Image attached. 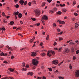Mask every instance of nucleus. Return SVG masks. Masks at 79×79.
<instances>
[{"instance_id":"obj_18","label":"nucleus","mask_w":79,"mask_h":79,"mask_svg":"<svg viewBox=\"0 0 79 79\" xmlns=\"http://www.w3.org/2000/svg\"><path fill=\"white\" fill-rule=\"evenodd\" d=\"M59 79H64V77H58Z\"/></svg>"},{"instance_id":"obj_39","label":"nucleus","mask_w":79,"mask_h":79,"mask_svg":"<svg viewBox=\"0 0 79 79\" xmlns=\"http://www.w3.org/2000/svg\"><path fill=\"white\" fill-rule=\"evenodd\" d=\"M32 4V2H29L28 3V5L29 6H31V4Z\"/></svg>"},{"instance_id":"obj_22","label":"nucleus","mask_w":79,"mask_h":79,"mask_svg":"<svg viewBox=\"0 0 79 79\" xmlns=\"http://www.w3.org/2000/svg\"><path fill=\"white\" fill-rule=\"evenodd\" d=\"M22 71H24L27 70V69H26L25 68H22Z\"/></svg>"},{"instance_id":"obj_29","label":"nucleus","mask_w":79,"mask_h":79,"mask_svg":"<svg viewBox=\"0 0 79 79\" xmlns=\"http://www.w3.org/2000/svg\"><path fill=\"white\" fill-rule=\"evenodd\" d=\"M45 2H43L42 5V6H45Z\"/></svg>"},{"instance_id":"obj_43","label":"nucleus","mask_w":79,"mask_h":79,"mask_svg":"<svg viewBox=\"0 0 79 79\" xmlns=\"http://www.w3.org/2000/svg\"><path fill=\"white\" fill-rule=\"evenodd\" d=\"M37 79H42V77H37Z\"/></svg>"},{"instance_id":"obj_42","label":"nucleus","mask_w":79,"mask_h":79,"mask_svg":"<svg viewBox=\"0 0 79 79\" xmlns=\"http://www.w3.org/2000/svg\"><path fill=\"white\" fill-rule=\"evenodd\" d=\"M29 65L28 64H27L26 66V68H29Z\"/></svg>"},{"instance_id":"obj_20","label":"nucleus","mask_w":79,"mask_h":79,"mask_svg":"<svg viewBox=\"0 0 79 79\" xmlns=\"http://www.w3.org/2000/svg\"><path fill=\"white\" fill-rule=\"evenodd\" d=\"M31 19L32 21H36V19L35 18H31Z\"/></svg>"},{"instance_id":"obj_13","label":"nucleus","mask_w":79,"mask_h":79,"mask_svg":"<svg viewBox=\"0 0 79 79\" xmlns=\"http://www.w3.org/2000/svg\"><path fill=\"white\" fill-rule=\"evenodd\" d=\"M33 75H34V73L32 72H28L27 74V75H30V76H33Z\"/></svg>"},{"instance_id":"obj_54","label":"nucleus","mask_w":79,"mask_h":79,"mask_svg":"<svg viewBox=\"0 0 79 79\" xmlns=\"http://www.w3.org/2000/svg\"><path fill=\"white\" fill-rule=\"evenodd\" d=\"M3 63H6V64H7V63H8V62H6V61H5Z\"/></svg>"},{"instance_id":"obj_50","label":"nucleus","mask_w":79,"mask_h":79,"mask_svg":"<svg viewBox=\"0 0 79 79\" xmlns=\"http://www.w3.org/2000/svg\"><path fill=\"white\" fill-rule=\"evenodd\" d=\"M14 58H15V56H12L11 57V59H13Z\"/></svg>"},{"instance_id":"obj_28","label":"nucleus","mask_w":79,"mask_h":79,"mask_svg":"<svg viewBox=\"0 0 79 79\" xmlns=\"http://www.w3.org/2000/svg\"><path fill=\"white\" fill-rule=\"evenodd\" d=\"M0 56H4V53L3 52L1 53L0 54Z\"/></svg>"},{"instance_id":"obj_25","label":"nucleus","mask_w":79,"mask_h":79,"mask_svg":"<svg viewBox=\"0 0 79 79\" xmlns=\"http://www.w3.org/2000/svg\"><path fill=\"white\" fill-rule=\"evenodd\" d=\"M62 11L63 12H66V10L65 9H63L62 10Z\"/></svg>"},{"instance_id":"obj_53","label":"nucleus","mask_w":79,"mask_h":79,"mask_svg":"<svg viewBox=\"0 0 79 79\" xmlns=\"http://www.w3.org/2000/svg\"><path fill=\"white\" fill-rule=\"evenodd\" d=\"M43 45V43H42V42H41L40 43V45L41 46H42Z\"/></svg>"},{"instance_id":"obj_32","label":"nucleus","mask_w":79,"mask_h":79,"mask_svg":"<svg viewBox=\"0 0 79 79\" xmlns=\"http://www.w3.org/2000/svg\"><path fill=\"white\" fill-rule=\"evenodd\" d=\"M19 5L18 4H16L15 5V7L17 8H19Z\"/></svg>"},{"instance_id":"obj_45","label":"nucleus","mask_w":79,"mask_h":79,"mask_svg":"<svg viewBox=\"0 0 79 79\" xmlns=\"http://www.w3.org/2000/svg\"><path fill=\"white\" fill-rule=\"evenodd\" d=\"M57 44V43L55 42H54V45L55 46V45H56Z\"/></svg>"},{"instance_id":"obj_56","label":"nucleus","mask_w":79,"mask_h":79,"mask_svg":"<svg viewBox=\"0 0 79 79\" xmlns=\"http://www.w3.org/2000/svg\"><path fill=\"white\" fill-rule=\"evenodd\" d=\"M3 47V45H1L0 46V48H2Z\"/></svg>"},{"instance_id":"obj_62","label":"nucleus","mask_w":79,"mask_h":79,"mask_svg":"<svg viewBox=\"0 0 79 79\" xmlns=\"http://www.w3.org/2000/svg\"><path fill=\"white\" fill-rule=\"evenodd\" d=\"M6 18H7V19H9V18H10V16H7Z\"/></svg>"},{"instance_id":"obj_36","label":"nucleus","mask_w":79,"mask_h":79,"mask_svg":"<svg viewBox=\"0 0 79 79\" xmlns=\"http://www.w3.org/2000/svg\"><path fill=\"white\" fill-rule=\"evenodd\" d=\"M59 40H63V38H62L59 37Z\"/></svg>"},{"instance_id":"obj_38","label":"nucleus","mask_w":79,"mask_h":79,"mask_svg":"<svg viewBox=\"0 0 79 79\" xmlns=\"http://www.w3.org/2000/svg\"><path fill=\"white\" fill-rule=\"evenodd\" d=\"M48 69L49 70V71H52V69L51 68H48Z\"/></svg>"},{"instance_id":"obj_51","label":"nucleus","mask_w":79,"mask_h":79,"mask_svg":"<svg viewBox=\"0 0 79 79\" xmlns=\"http://www.w3.org/2000/svg\"><path fill=\"white\" fill-rule=\"evenodd\" d=\"M69 44H72V45H74V43H73L72 42H70Z\"/></svg>"},{"instance_id":"obj_37","label":"nucleus","mask_w":79,"mask_h":79,"mask_svg":"<svg viewBox=\"0 0 79 79\" xmlns=\"http://www.w3.org/2000/svg\"><path fill=\"white\" fill-rule=\"evenodd\" d=\"M79 53V50H77L76 51V54H78Z\"/></svg>"},{"instance_id":"obj_5","label":"nucleus","mask_w":79,"mask_h":79,"mask_svg":"<svg viewBox=\"0 0 79 79\" xmlns=\"http://www.w3.org/2000/svg\"><path fill=\"white\" fill-rule=\"evenodd\" d=\"M18 14H19V12L17 11L16 12H14L13 15H15V18L16 19H18V17L17 16H16V15H18Z\"/></svg>"},{"instance_id":"obj_30","label":"nucleus","mask_w":79,"mask_h":79,"mask_svg":"<svg viewBox=\"0 0 79 79\" xmlns=\"http://www.w3.org/2000/svg\"><path fill=\"white\" fill-rule=\"evenodd\" d=\"M60 6H62V7L64 6H65V4H64L63 5L60 4Z\"/></svg>"},{"instance_id":"obj_41","label":"nucleus","mask_w":79,"mask_h":79,"mask_svg":"<svg viewBox=\"0 0 79 79\" xmlns=\"http://www.w3.org/2000/svg\"><path fill=\"white\" fill-rule=\"evenodd\" d=\"M27 3V1H25L24 2V5H26V4Z\"/></svg>"},{"instance_id":"obj_47","label":"nucleus","mask_w":79,"mask_h":79,"mask_svg":"<svg viewBox=\"0 0 79 79\" xmlns=\"http://www.w3.org/2000/svg\"><path fill=\"white\" fill-rule=\"evenodd\" d=\"M69 68L70 69H72V66L71 65V64H70V65H69Z\"/></svg>"},{"instance_id":"obj_19","label":"nucleus","mask_w":79,"mask_h":79,"mask_svg":"<svg viewBox=\"0 0 79 79\" xmlns=\"http://www.w3.org/2000/svg\"><path fill=\"white\" fill-rule=\"evenodd\" d=\"M14 22H13V21H10V25H13L14 24Z\"/></svg>"},{"instance_id":"obj_2","label":"nucleus","mask_w":79,"mask_h":79,"mask_svg":"<svg viewBox=\"0 0 79 79\" xmlns=\"http://www.w3.org/2000/svg\"><path fill=\"white\" fill-rule=\"evenodd\" d=\"M32 62L33 64L35 65V66H37L38 64V61L36 59H34L32 60Z\"/></svg>"},{"instance_id":"obj_40","label":"nucleus","mask_w":79,"mask_h":79,"mask_svg":"<svg viewBox=\"0 0 79 79\" xmlns=\"http://www.w3.org/2000/svg\"><path fill=\"white\" fill-rule=\"evenodd\" d=\"M47 2H48L49 3H50L52 1V0H47Z\"/></svg>"},{"instance_id":"obj_11","label":"nucleus","mask_w":79,"mask_h":79,"mask_svg":"<svg viewBox=\"0 0 79 79\" xmlns=\"http://www.w3.org/2000/svg\"><path fill=\"white\" fill-rule=\"evenodd\" d=\"M31 53H32L31 54V56H35L37 55V54H36V53H35V52H31Z\"/></svg>"},{"instance_id":"obj_16","label":"nucleus","mask_w":79,"mask_h":79,"mask_svg":"<svg viewBox=\"0 0 79 79\" xmlns=\"http://www.w3.org/2000/svg\"><path fill=\"white\" fill-rule=\"evenodd\" d=\"M9 70L10 71V72H13V71H14V69H13L12 68H9Z\"/></svg>"},{"instance_id":"obj_46","label":"nucleus","mask_w":79,"mask_h":79,"mask_svg":"<svg viewBox=\"0 0 79 79\" xmlns=\"http://www.w3.org/2000/svg\"><path fill=\"white\" fill-rule=\"evenodd\" d=\"M5 28H4V27H3V28H1V30L2 31H3V30L4 31H5Z\"/></svg>"},{"instance_id":"obj_15","label":"nucleus","mask_w":79,"mask_h":79,"mask_svg":"<svg viewBox=\"0 0 79 79\" xmlns=\"http://www.w3.org/2000/svg\"><path fill=\"white\" fill-rule=\"evenodd\" d=\"M61 13H62V12L60 11H59L56 12V14L58 15H61Z\"/></svg>"},{"instance_id":"obj_49","label":"nucleus","mask_w":79,"mask_h":79,"mask_svg":"<svg viewBox=\"0 0 79 79\" xmlns=\"http://www.w3.org/2000/svg\"><path fill=\"white\" fill-rule=\"evenodd\" d=\"M73 60H76V56H74L73 57Z\"/></svg>"},{"instance_id":"obj_4","label":"nucleus","mask_w":79,"mask_h":79,"mask_svg":"<svg viewBox=\"0 0 79 79\" xmlns=\"http://www.w3.org/2000/svg\"><path fill=\"white\" fill-rule=\"evenodd\" d=\"M69 52V49L68 48H66L65 49L64 52V54H66Z\"/></svg>"},{"instance_id":"obj_61","label":"nucleus","mask_w":79,"mask_h":79,"mask_svg":"<svg viewBox=\"0 0 79 79\" xmlns=\"http://www.w3.org/2000/svg\"><path fill=\"white\" fill-rule=\"evenodd\" d=\"M18 35H20V36H21V37H23V35H21V34H19Z\"/></svg>"},{"instance_id":"obj_1","label":"nucleus","mask_w":79,"mask_h":79,"mask_svg":"<svg viewBox=\"0 0 79 79\" xmlns=\"http://www.w3.org/2000/svg\"><path fill=\"white\" fill-rule=\"evenodd\" d=\"M50 53H52L53 55H55V52H54V51L52 50L48 51V53L47 55L48 56H52V54Z\"/></svg>"},{"instance_id":"obj_59","label":"nucleus","mask_w":79,"mask_h":79,"mask_svg":"<svg viewBox=\"0 0 79 79\" xmlns=\"http://www.w3.org/2000/svg\"><path fill=\"white\" fill-rule=\"evenodd\" d=\"M42 79H46V77H45V76H44L43 77Z\"/></svg>"},{"instance_id":"obj_33","label":"nucleus","mask_w":79,"mask_h":79,"mask_svg":"<svg viewBox=\"0 0 79 79\" xmlns=\"http://www.w3.org/2000/svg\"><path fill=\"white\" fill-rule=\"evenodd\" d=\"M75 4H76V1L74 0L73 2V5L74 6L75 5Z\"/></svg>"},{"instance_id":"obj_24","label":"nucleus","mask_w":79,"mask_h":79,"mask_svg":"<svg viewBox=\"0 0 79 79\" xmlns=\"http://www.w3.org/2000/svg\"><path fill=\"white\" fill-rule=\"evenodd\" d=\"M71 50L72 52H74V48H71Z\"/></svg>"},{"instance_id":"obj_26","label":"nucleus","mask_w":79,"mask_h":79,"mask_svg":"<svg viewBox=\"0 0 79 79\" xmlns=\"http://www.w3.org/2000/svg\"><path fill=\"white\" fill-rule=\"evenodd\" d=\"M22 65L23 66V67H24V66L26 65V64H25L24 63H22Z\"/></svg>"},{"instance_id":"obj_27","label":"nucleus","mask_w":79,"mask_h":79,"mask_svg":"<svg viewBox=\"0 0 79 79\" xmlns=\"http://www.w3.org/2000/svg\"><path fill=\"white\" fill-rule=\"evenodd\" d=\"M62 49V48H60L58 49V52H61V49Z\"/></svg>"},{"instance_id":"obj_55","label":"nucleus","mask_w":79,"mask_h":79,"mask_svg":"<svg viewBox=\"0 0 79 79\" xmlns=\"http://www.w3.org/2000/svg\"><path fill=\"white\" fill-rule=\"evenodd\" d=\"M74 15H75V16H77V15H78L77 13H75Z\"/></svg>"},{"instance_id":"obj_35","label":"nucleus","mask_w":79,"mask_h":79,"mask_svg":"<svg viewBox=\"0 0 79 79\" xmlns=\"http://www.w3.org/2000/svg\"><path fill=\"white\" fill-rule=\"evenodd\" d=\"M53 27H56V25L55 23H53Z\"/></svg>"},{"instance_id":"obj_60","label":"nucleus","mask_w":79,"mask_h":79,"mask_svg":"<svg viewBox=\"0 0 79 79\" xmlns=\"http://www.w3.org/2000/svg\"><path fill=\"white\" fill-rule=\"evenodd\" d=\"M7 56V54L6 53L5 54H4V56Z\"/></svg>"},{"instance_id":"obj_8","label":"nucleus","mask_w":79,"mask_h":79,"mask_svg":"<svg viewBox=\"0 0 79 79\" xmlns=\"http://www.w3.org/2000/svg\"><path fill=\"white\" fill-rule=\"evenodd\" d=\"M75 76L76 77H79V71L78 70L76 71L75 73Z\"/></svg>"},{"instance_id":"obj_57","label":"nucleus","mask_w":79,"mask_h":79,"mask_svg":"<svg viewBox=\"0 0 79 79\" xmlns=\"http://www.w3.org/2000/svg\"><path fill=\"white\" fill-rule=\"evenodd\" d=\"M57 31H58V32H60V29L59 28H58L57 29Z\"/></svg>"},{"instance_id":"obj_44","label":"nucleus","mask_w":79,"mask_h":79,"mask_svg":"<svg viewBox=\"0 0 79 79\" xmlns=\"http://www.w3.org/2000/svg\"><path fill=\"white\" fill-rule=\"evenodd\" d=\"M58 9L57 8L55 7L54 8L53 10H54V11H56Z\"/></svg>"},{"instance_id":"obj_48","label":"nucleus","mask_w":79,"mask_h":79,"mask_svg":"<svg viewBox=\"0 0 79 79\" xmlns=\"http://www.w3.org/2000/svg\"><path fill=\"white\" fill-rule=\"evenodd\" d=\"M63 33V32H61L60 33H58V34H60V35H61Z\"/></svg>"},{"instance_id":"obj_34","label":"nucleus","mask_w":79,"mask_h":79,"mask_svg":"<svg viewBox=\"0 0 79 79\" xmlns=\"http://www.w3.org/2000/svg\"><path fill=\"white\" fill-rule=\"evenodd\" d=\"M78 26H79V24H76V25H75V28H77V27H78Z\"/></svg>"},{"instance_id":"obj_52","label":"nucleus","mask_w":79,"mask_h":79,"mask_svg":"<svg viewBox=\"0 0 79 79\" xmlns=\"http://www.w3.org/2000/svg\"><path fill=\"white\" fill-rule=\"evenodd\" d=\"M33 41V40H32V39H31L30 40V42H31V43H32V41Z\"/></svg>"},{"instance_id":"obj_64","label":"nucleus","mask_w":79,"mask_h":79,"mask_svg":"<svg viewBox=\"0 0 79 79\" xmlns=\"http://www.w3.org/2000/svg\"><path fill=\"white\" fill-rule=\"evenodd\" d=\"M20 24H23V22H22V21H20Z\"/></svg>"},{"instance_id":"obj_23","label":"nucleus","mask_w":79,"mask_h":79,"mask_svg":"<svg viewBox=\"0 0 79 79\" xmlns=\"http://www.w3.org/2000/svg\"><path fill=\"white\" fill-rule=\"evenodd\" d=\"M48 39H49V35H47V38H46V40H48Z\"/></svg>"},{"instance_id":"obj_9","label":"nucleus","mask_w":79,"mask_h":79,"mask_svg":"<svg viewBox=\"0 0 79 79\" xmlns=\"http://www.w3.org/2000/svg\"><path fill=\"white\" fill-rule=\"evenodd\" d=\"M42 19L44 20H47L48 19V17H47L46 15H44L42 17Z\"/></svg>"},{"instance_id":"obj_31","label":"nucleus","mask_w":79,"mask_h":79,"mask_svg":"<svg viewBox=\"0 0 79 79\" xmlns=\"http://www.w3.org/2000/svg\"><path fill=\"white\" fill-rule=\"evenodd\" d=\"M35 25L37 26H40V23H36V24H35Z\"/></svg>"},{"instance_id":"obj_63","label":"nucleus","mask_w":79,"mask_h":79,"mask_svg":"<svg viewBox=\"0 0 79 79\" xmlns=\"http://www.w3.org/2000/svg\"><path fill=\"white\" fill-rule=\"evenodd\" d=\"M72 21H74V18H72Z\"/></svg>"},{"instance_id":"obj_10","label":"nucleus","mask_w":79,"mask_h":79,"mask_svg":"<svg viewBox=\"0 0 79 79\" xmlns=\"http://www.w3.org/2000/svg\"><path fill=\"white\" fill-rule=\"evenodd\" d=\"M14 79V78H13V77H3L1 79Z\"/></svg>"},{"instance_id":"obj_17","label":"nucleus","mask_w":79,"mask_h":79,"mask_svg":"<svg viewBox=\"0 0 79 79\" xmlns=\"http://www.w3.org/2000/svg\"><path fill=\"white\" fill-rule=\"evenodd\" d=\"M49 13H51V14H52V13H55V11L52 10H51L49 11Z\"/></svg>"},{"instance_id":"obj_3","label":"nucleus","mask_w":79,"mask_h":79,"mask_svg":"<svg viewBox=\"0 0 79 79\" xmlns=\"http://www.w3.org/2000/svg\"><path fill=\"white\" fill-rule=\"evenodd\" d=\"M34 13H35V15L36 16H39L40 14V11L39 10H34Z\"/></svg>"},{"instance_id":"obj_12","label":"nucleus","mask_w":79,"mask_h":79,"mask_svg":"<svg viewBox=\"0 0 79 79\" xmlns=\"http://www.w3.org/2000/svg\"><path fill=\"white\" fill-rule=\"evenodd\" d=\"M24 0H21L19 1V3L21 5H23V4H24Z\"/></svg>"},{"instance_id":"obj_6","label":"nucleus","mask_w":79,"mask_h":79,"mask_svg":"<svg viewBox=\"0 0 79 79\" xmlns=\"http://www.w3.org/2000/svg\"><path fill=\"white\" fill-rule=\"evenodd\" d=\"M52 64H58V61L57 60H54L52 61Z\"/></svg>"},{"instance_id":"obj_21","label":"nucleus","mask_w":79,"mask_h":79,"mask_svg":"<svg viewBox=\"0 0 79 79\" xmlns=\"http://www.w3.org/2000/svg\"><path fill=\"white\" fill-rule=\"evenodd\" d=\"M45 53H41V55L42 56H45Z\"/></svg>"},{"instance_id":"obj_58","label":"nucleus","mask_w":79,"mask_h":79,"mask_svg":"<svg viewBox=\"0 0 79 79\" xmlns=\"http://www.w3.org/2000/svg\"><path fill=\"white\" fill-rule=\"evenodd\" d=\"M2 15H3V16H5V14L4 12H2Z\"/></svg>"},{"instance_id":"obj_7","label":"nucleus","mask_w":79,"mask_h":79,"mask_svg":"<svg viewBox=\"0 0 79 79\" xmlns=\"http://www.w3.org/2000/svg\"><path fill=\"white\" fill-rule=\"evenodd\" d=\"M58 23H59L60 24H63L65 23V22L64 21H62L61 20H59L57 21Z\"/></svg>"},{"instance_id":"obj_14","label":"nucleus","mask_w":79,"mask_h":79,"mask_svg":"<svg viewBox=\"0 0 79 79\" xmlns=\"http://www.w3.org/2000/svg\"><path fill=\"white\" fill-rule=\"evenodd\" d=\"M18 17L19 18H22V14L21 13H19Z\"/></svg>"}]
</instances>
